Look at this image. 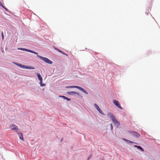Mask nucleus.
Instances as JSON below:
<instances>
[{
	"instance_id": "nucleus-11",
	"label": "nucleus",
	"mask_w": 160,
	"mask_h": 160,
	"mask_svg": "<svg viewBox=\"0 0 160 160\" xmlns=\"http://www.w3.org/2000/svg\"><path fill=\"white\" fill-rule=\"evenodd\" d=\"M14 63L16 64L17 65H18V66H19V67H20V68H26V69H27V66H26V65H22V64H21L19 63Z\"/></svg>"
},
{
	"instance_id": "nucleus-23",
	"label": "nucleus",
	"mask_w": 160,
	"mask_h": 160,
	"mask_svg": "<svg viewBox=\"0 0 160 160\" xmlns=\"http://www.w3.org/2000/svg\"><path fill=\"white\" fill-rule=\"evenodd\" d=\"M138 146H137V145H134V147H137H137H138Z\"/></svg>"
},
{
	"instance_id": "nucleus-16",
	"label": "nucleus",
	"mask_w": 160,
	"mask_h": 160,
	"mask_svg": "<svg viewBox=\"0 0 160 160\" xmlns=\"http://www.w3.org/2000/svg\"><path fill=\"white\" fill-rule=\"evenodd\" d=\"M124 140L125 141H126L127 142H130V143H135L134 142H132L131 141H130V140H128L125 139Z\"/></svg>"
},
{
	"instance_id": "nucleus-10",
	"label": "nucleus",
	"mask_w": 160,
	"mask_h": 160,
	"mask_svg": "<svg viewBox=\"0 0 160 160\" xmlns=\"http://www.w3.org/2000/svg\"><path fill=\"white\" fill-rule=\"evenodd\" d=\"M17 133L18 134L19 137V138L20 139L22 140V141H24V139L23 137V134L22 133H20L18 132V131H17Z\"/></svg>"
},
{
	"instance_id": "nucleus-1",
	"label": "nucleus",
	"mask_w": 160,
	"mask_h": 160,
	"mask_svg": "<svg viewBox=\"0 0 160 160\" xmlns=\"http://www.w3.org/2000/svg\"><path fill=\"white\" fill-rule=\"evenodd\" d=\"M66 88H77L78 89L81 90V91H82V92H84V93L88 94V93L83 88H82L81 87L78 86H67L66 87Z\"/></svg>"
},
{
	"instance_id": "nucleus-22",
	"label": "nucleus",
	"mask_w": 160,
	"mask_h": 160,
	"mask_svg": "<svg viewBox=\"0 0 160 160\" xmlns=\"http://www.w3.org/2000/svg\"><path fill=\"white\" fill-rule=\"evenodd\" d=\"M111 129H112V124H111Z\"/></svg>"
},
{
	"instance_id": "nucleus-2",
	"label": "nucleus",
	"mask_w": 160,
	"mask_h": 160,
	"mask_svg": "<svg viewBox=\"0 0 160 160\" xmlns=\"http://www.w3.org/2000/svg\"><path fill=\"white\" fill-rule=\"evenodd\" d=\"M37 57L40 59L43 60L45 62L48 64H51L52 63V62L46 58L43 57L40 55H37Z\"/></svg>"
},
{
	"instance_id": "nucleus-4",
	"label": "nucleus",
	"mask_w": 160,
	"mask_h": 160,
	"mask_svg": "<svg viewBox=\"0 0 160 160\" xmlns=\"http://www.w3.org/2000/svg\"><path fill=\"white\" fill-rule=\"evenodd\" d=\"M112 122H113L114 124H115V125L117 127H118L119 126V122L115 118V117L113 115L112 116Z\"/></svg>"
},
{
	"instance_id": "nucleus-15",
	"label": "nucleus",
	"mask_w": 160,
	"mask_h": 160,
	"mask_svg": "<svg viewBox=\"0 0 160 160\" xmlns=\"http://www.w3.org/2000/svg\"><path fill=\"white\" fill-rule=\"evenodd\" d=\"M55 49L57 50V51H58L59 52L62 53V54H64V55H67L65 53H64L62 51H61L59 49H58V48H55Z\"/></svg>"
},
{
	"instance_id": "nucleus-5",
	"label": "nucleus",
	"mask_w": 160,
	"mask_h": 160,
	"mask_svg": "<svg viewBox=\"0 0 160 160\" xmlns=\"http://www.w3.org/2000/svg\"><path fill=\"white\" fill-rule=\"evenodd\" d=\"M113 102L114 104L118 108L122 109V108L121 107L120 104L119 103L118 101L115 100H114L113 101Z\"/></svg>"
},
{
	"instance_id": "nucleus-14",
	"label": "nucleus",
	"mask_w": 160,
	"mask_h": 160,
	"mask_svg": "<svg viewBox=\"0 0 160 160\" xmlns=\"http://www.w3.org/2000/svg\"><path fill=\"white\" fill-rule=\"evenodd\" d=\"M55 49L57 50V51H58L59 52L62 53V54H64V55H67L65 53H64L62 51H61L59 49H58V48H55Z\"/></svg>"
},
{
	"instance_id": "nucleus-3",
	"label": "nucleus",
	"mask_w": 160,
	"mask_h": 160,
	"mask_svg": "<svg viewBox=\"0 0 160 160\" xmlns=\"http://www.w3.org/2000/svg\"><path fill=\"white\" fill-rule=\"evenodd\" d=\"M129 132L132 136L135 137L137 138L139 137L140 136V134L136 132L129 131Z\"/></svg>"
},
{
	"instance_id": "nucleus-19",
	"label": "nucleus",
	"mask_w": 160,
	"mask_h": 160,
	"mask_svg": "<svg viewBox=\"0 0 160 160\" xmlns=\"http://www.w3.org/2000/svg\"><path fill=\"white\" fill-rule=\"evenodd\" d=\"M59 97L63 98L64 99H66L67 98V97L64 96H59Z\"/></svg>"
},
{
	"instance_id": "nucleus-9",
	"label": "nucleus",
	"mask_w": 160,
	"mask_h": 160,
	"mask_svg": "<svg viewBox=\"0 0 160 160\" xmlns=\"http://www.w3.org/2000/svg\"><path fill=\"white\" fill-rule=\"evenodd\" d=\"M94 106L98 110V111L102 115H103V112L101 110V109L99 108V107L98 106V105L96 104L95 103L94 104Z\"/></svg>"
},
{
	"instance_id": "nucleus-21",
	"label": "nucleus",
	"mask_w": 160,
	"mask_h": 160,
	"mask_svg": "<svg viewBox=\"0 0 160 160\" xmlns=\"http://www.w3.org/2000/svg\"><path fill=\"white\" fill-rule=\"evenodd\" d=\"M66 99L68 101H70V99L69 98H67Z\"/></svg>"
},
{
	"instance_id": "nucleus-18",
	"label": "nucleus",
	"mask_w": 160,
	"mask_h": 160,
	"mask_svg": "<svg viewBox=\"0 0 160 160\" xmlns=\"http://www.w3.org/2000/svg\"><path fill=\"white\" fill-rule=\"evenodd\" d=\"M27 69H35V68L32 67L27 66Z\"/></svg>"
},
{
	"instance_id": "nucleus-8",
	"label": "nucleus",
	"mask_w": 160,
	"mask_h": 160,
	"mask_svg": "<svg viewBox=\"0 0 160 160\" xmlns=\"http://www.w3.org/2000/svg\"><path fill=\"white\" fill-rule=\"evenodd\" d=\"M10 128L12 130H16V131L19 130L18 127L14 124L11 125L10 126Z\"/></svg>"
},
{
	"instance_id": "nucleus-7",
	"label": "nucleus",
	"mask_w": 160,
	"mask_h": 160,
	"mask_svg": "<svg viewBox=\"0 0 160 160\" xmlns=\"http://www.w3.org/2000/svg\"><path fill=\"white\" fill-rule=\"evenodd\" d=\"M37 76L38 77V79H39V80L40 81V83L41 86H44V85H42V78L40 75V74L39 73H37Z\"/></svg>"
},
{
	"instance_id": "nucleus-12",
	"label": "nucleus",
	"mask_w": 160,
	"mask_h": 160,
	"mask_svg": "<svg viewBox=\"0 0 160 160\" xmlns=\"http://www.w3.org/2000/svg\"><path fill=\"white\" fill-rule=\"evenodd\" d=\"M67 93L69 95H72V94H76L78 96H79V94L75 92H67Z\"/></svg>"
},
{
	"instance_id": "nucleus-17",
	"label": "nucleus",
	"mask_w": 160,
	"mask_h": 160,
	"mask_svg": "<svg viewBox=\"0 0 160 160\" xmlns=\"http://www.w3.org/2000/svg\"><path fill=\"white\" fill-rule=\"evenodd\" d=\"M137 148L138 149H139L141 150L142 151H144V150H143V149L141 147H140V146H138V147H137Z\"/></svg>"
},
{
	"instance_id": "nucleus-13",
	"label": "nucleus",
	"mask_w": 160,
	"mask_h": 160,
	"mask_svg": "<svg viewBox=\"0 0 160 160\" xmlns=\"http://www.w3.org/2000/svg\"><path fill=\"white\" fill-rule=\"evenodd\" d=\"M0 6H1V7H2L6 11H8V9L6 8H5L3 5L2 4V3L0 2Z\"/></svg>"
},
{
	"instance_id": "nucleus-6",
	"label": "nucleus",
	"mask_w": 160,
	"mask_h": 160,
	"mask_svg": "<svg viewBox=\"0 0 160 160\" xmlns=\"http://www.w3.org/2000/svg\"><path fill=\"white\" fill-rule=\"evenodd\" d=\"M18 49L22 50H23V51H27V52H30L34 53V54H37V55L38 54V53H37L34 51H33L29 50V49L24 48H18Z\"/></svg>"
},
{
	"instance_id": "nucleus-20",
	"label": "nucleus",
	"mask_w": 160,
	"mask_h": 160,
	"mask_svg": "<svg viewBox=\"0 0 160 160\" xmlns=\"http://www.w3.org/2000/svg\"><path fill=\"white\" fill-rule=\"evenodd\" d=\"M2 39L3 40L4 39V35L3 34V32H2Z\"/></svg>"
}]
</instances>
